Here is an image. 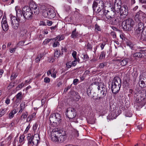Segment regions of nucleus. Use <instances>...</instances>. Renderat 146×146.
Returning <instances> with one entry per match:
<instances>
[{"label": "nucleus", "instance_id": "f257e3e1", "mask_svg": "<svg viewBox=\"0 0 146 146\" xmlns=\"http://www.w3.org/2000/svg\"><path fill=\"white\" fill-rule=\"evenodd\" d=\"M16 16L21 23L25 22L26 19H31L33 17V12L31 9L28 6H25L22 11L19 6L15 7Z\"/></svg>", "mask_w": 146, "mask_h": 146}, {"label": "nucleus", "instance_id": "f03ea898", "mask_svg": "<svg viewBox=\"0 0 146 146\" xmlns=\"http://www.w3.org/2000/svg\"><path fill=\"white\" fill-rule=\"evenodd\" d=\"M28 141V144L29 146H37L39 141L40 137L38 134H35L33 136H31V134H28L27 137Z\"/></svg>", "mask_w": 146, "mask_h": 146}, {"label": "nucleus", "instance_id": "7ed1b4c3", "mask_svg": "<svg viewBox=\"0 0 146 146\" xmlns=\"http://www.w3.org/2000/svg\"><path fill=\"white\" fill-rule=\"evenodd\" d=\"M135 23L134 21L131 18H129L123 21L122 23V27L123 30L131 31Z\"/></svg>", "mask_w": 146, "mask_h": 146}, {"label": "nucleus", "instance_id": "20e7f679", "mask_svg": "<svg viewBox=\"0 0 146 146\" xmlns=\"http://www.w3.org/2000/svg\"><path fill=\"white\" fill-rule=\"evenodd\" d=\"M56 13L54 10L52 9H48L47 10L43 9L42 11V15L46 18L52 19L55 17Z\"/></svg>", "mask_w": 146, "mask_h": 146}, {"label": "nucleus", "instance_id": "39448f33", "mask_svg": "<svg viewBox=\"0 0 146 146\" xmlns=\"http://www.w3.org/2000/svg\"><path fill=\"white\" fill-rule=\"evenodd\" d=\"M135 20L136 22H141L142 21L143 23H145L146 14L141 11L138 12L135 16Z\"/></svg>", "mask_w": 146, "mask_h": 146}, {"label": "nucleus", "instance_id": "423d86ee", "mask_svg": "<svg viewBox=\"0 0 146 146\" xmlns=\"http://www.w3.org/2000/svg\"><path fill=\"white\" fill-rule=\"evenodd\" d=\"M61 120L60 115L58 113H53L49 117V120L50 123H57Z\"/></svg>", "mask_w": 146, "mask_h": 146}, {"label": "nucleus", "instance_id": "0eeeda50", "mask_svg": "<svg viewBox=\"0 0 146 146\" xmlns=\"http://www.w3.org/2000/svg\"><path fill=\"white\" fill-rule=\"evenodd\" d=\"M66 115L69 119L74 118L76 115V112L74 108H69L66 110Z\"/></svg>", "mask_w": 146, "mask_h": 146}, {"label": "nucleus", "instance_id": "6e6552de", "mask_svg": "<svg viewBox=\"0 0 146 146\" xmlns=\"http://www.w3.org/2000/svg\"><path fill=\"white\" fill-rule=\"evenodd\" d=\"M61 134L60 131H56L53 130L51 133L50 138L51 141L54 142H57L58 141V136Z\"/></svg>", "mask_w": 146, "mask_h": 146}, {"label": "nucleus", "instance_id": "1a4fd4ad", "mask_svg": "<svg viewBox=\"0 0 146 146\" xmlns=\"http://www.w3.org/2000/svg\"><path fill=\"white\" fill-rule=\"evenodd\" d=\"M102 15H104L107 19H109L112 18L115 15V13L110 7L109 10H106L105 9H102Z\"/></svg>", "mask_w": 146, "mask_h": 146}, {"label": "nucleus", "instance_id": "9d476101", "mask_svg": "<svg viewBox=\"0 0 146 146\" xmlns=\"http://www.w3.org/2000/svg\"><path fill=\"white\" fill-rule=\"evenodd\" d=\"M11 23L12 27L15 29H17L19 27V22L21 23L17 18L15 16H12L11 17Z\"/></svg>", "mask_w": 146, "mask_h": 146}, {"label": "nucleus", "instance_id": "9b49d317", "mask_svg": "<svg viewBox=\"0 0 146 146\" xmlns=\"http://www.w3.org/2000/svg\"><path fill=\"white\" fill-rule=\"evenodd\" d=\"M144 25L143 23L140 22L136 26L135 28V33L137 35L141 34L143 31Z\"/></svg>", "mask_w": 146, "mask_h": 146}, {"label": "nucleus", "instance_id": "f8f14e48", "mask_svg": "<svg viewBox=\"0 0 146 146\" xmlns=\"http://www.w3.org/2000/svg\"><path fill=\"white\" fill-rule=\"evenodd\" d=\"M119 12L121 16H124V17H126L128 13V10L127 7L126 6H121Z\"/></svg>", "mask_w": 146, "mask_h": 146}, {"label": "nucleus", "instance_id": "ddd939ff", "mask_svg": "<svg viewBox=\"0 0 146 146\" xmlns=\"http://www.w3.org/2000/svg\"><path fill=\"white\" fill-rule=\"evenodd\" d=\"M1 24L3 30L6 31L8 30L9 29V26L5 17H3L2 20Z\"/></svg>", "mask_w": 146, "mask_h": 146}, {"label": "nucleus", "instance_id": "4468645a", "mask_svg": "<svg viewBox=\"0 0 146 146\" xmlns=\"http://www.w3.org/2000/svg\"><path fill=\"white\" fill-rule=\"evenodd\" d=\"M98 90H100V98H103L105 97L107 94V89L105 87H100L99 86H98L97 87Z\"/></svg>", "mask_w": 146, "mask_h": 146}, {"label": "nucleus", "instance_id": "2eb2a0df", "mask_svg": "<svg viewBox=\"0 0 146 146\" xmlns=\"http://www.w3.org/2000/svg\"><path fill=\"white\" fill-rule=\"evenodd\" d=\"M121 86L111 84V90L113 93H117L120 90Z\"/></svg>", "mask_w": 146, "mask_h": 146}, {"label": "nucleus", "instance_id": "dca6fc26", "mask_svg": "<svg viewBox=\"0 0 146 146\" xmlns=\"http://www.w3.org/2000/svg\"><path fill=\"white\" fill-rule=\"evenodd\" d=\"M121 82L120 79L118 77H114L113 79L112 84L118 86H121Z\"/></svg>", "mask_w": 146, "mask_h": 146}, {"label": "nucleus", "instance_id": "f3484780", "mask_svg": "<svg viewBox=\"0 0 146 146\" xmlns=\"http://www.w3.org/2000/svg\"><path fill=\"white\" fill-rule=\"evenodd\" d=\"M103 2L101 0H94L93 3L92 7L94 11L96 10V8L97 7V5L98 3H101V4H103Z\"/></svg>", "mask_w": 146, "mask_h": 146}, {"label": "nucleus", "instance_id": "a211bd4d", "mask_svg": "<svg viewBox=\"0 0 146 146\" xmlns=\"http://www.w3.org/2000/svg\"><path fill=\"white\" fill-rule=\"evenodd\" d=\"M110 7L111 9H112L113 11H114L115 13H118L119 12L120 9L121 7V6H119L116 5H114V6Z\"/></svg>", "mask_w": 146, "mask_h": 146}, {"label": "nucleus", "instance_id": "6ab92c4d", "mask_svg": "<svg viewBox=\"0 0 146 146\" xmlns=\"http://www.w3.org/2000/svg\"><path fill=\"white\" fill-rule=\"evenodd\" d=\"M62 134L61 133V134H60L58 136V141L57 143H61L65 140L66 138L64 136V133L63 135H62Z\"/></svg>", "mask_w": 146, "mask_h": 146}, {"label": "nucleus", "instance_id": "aec40b11", "mask_svg": "<svg viewBox=\"0 0 146 146\" xmlns=\"http://www.w3.org/2000/svg\"><path fill=\"white\" fill-rule=\"evenodd\" d=\"M143 75H141L139 76V85L140 87L141 88L144 87L145 85V84L142 80L141 78L143 77Z\"/></svg>", "mask_w": 146, "mask_h": 146}, {"label": "nucleus", "instance_id": "412c9836", "mask_svg": "<svg viewBox=\"0 0 146 146\" xmlns=\"http://www.w3.org/2000/svg\"><path fill=\"white\" fill-rule=\"evenodd\" d=\"M31 7V9L34 10V13L35 15H38L39 13V8L36 5H33V6Z\"/></svg>", "mask_w": 146, "mask_h": 146}, {"label": "nucleus", "instance_id": "4be33fe9", "mask_svg": "<svg viewBox=\"0 0 146 146\" xmlns=\"http://www.w3.org/2000/svg\"><path fill=\"white\" fill-rule=\"evenodd\" d=\"M17 112L16 110L14 109L12 110L9 114V119H11L14 116V115Z\"/></svg>", "mask_w": 146, "mask_h": 146}, {"label": "nucleus", "instance_id": "5701e85b", "mask_svg": "<svg viewBox=\"0 0 146 146\" xmlns=\"http://www.w3.org/2000/svg\"><path fill=\"white\" fill-rule=\"evenodd\" d=\"M36 115L35 113H33L32 115H29L27 118V121H31L33 118L35 117Z\"/></svg>", "mask_w": 146, "mask_h": 146}, {"label": "nucleus", "instance_id": "b1692460", "mask_svg": "<svg viewBox=\"0 0 146 146\" xmlns=\"http://www.w3.org/2000/svg\"><path fill=\"white\" fill-rule=\"evenodd\" d=\"M63 54V53H60V51L58 50H56L54 53V56L55 59L58 58L60 55Z\"/></svg>", "mask_w": 146, "mask_h": 146}, {"label": "nucleus", "instance_id": "393cba45", "mask_svg": "<svg viewBox=\"0 0 146 146\" xmlns=\"http://www.w3.org/2000/svg\"><path fill=\"white\" fill-rule=\"evenodd\" d=\"M25 136L24 135H20L19 137V142L20 144V145H21L24 143V139Z\"/></svg>", "mask_w": 146, "mask_h": 146}, {"label": "nucleus", "instance_id": "a878e982", "mask_svg": "<svg viewBox=\"0 0 146 146\" xmlns=\"http://www.w3.org/2000/svg\"><path fill=\"white\" fill-rule=\"evenodd\" d=\"M128 61V59H124L121 60L120 62V65L122 66H125L127 64Z\"/></svg>", "mask_w": 146, "mask_h": 146}, {"label": "nucleus", "instance_id": "bb28decb", "mask_svg": "<svg viewBox=\"0 0 146 146\" xmlns=\"http://www.w3.org/2000/svg\"><path fill=\"white\" fill-rule=\"evenodd\" d=\"M76 29L75 28L72 32L71 35L72 38H75L77 37L78 33L76 32Z\"/></svg>", "mask_w": 146, "mask_h": 146}, {"label": "nucleus", "instance_id": "cd10ccee", "mask_svg": "<svg viewBox=\"0 0 146 146\" xmlns=\"http://www.w3.org/2000/svg\"><path fill=\"white\" fill-rule=\"evenodd\" d=\"M25 105L23 103H21L20 104V110H19V113H21L23 110H24L25 108Z\"/></svg>", "mask_w": 146, "mask_h": 146}, {"label": "nucleus", "instance_id": "c85d7f7f", "mask_svg": "<svg viewBox=\"0 0 146 146\" xmlns=\"http://www.w3.org/2000/svg\"><path fill=\"white\" fill-rule=\"evenodd\" d=\"M133 56L135 57L142 58L143 57V54H142L140 52H137L135 53L134 54Z\"/></svg>", "mask_w": 146, "mask_h": 146}, {"label": "nucleus", "instance_id": "c756f323", "mask_svg": "<svg viewBox=\"0 0 146 146\" xmlns=\"http://www.w3.org/2000/svg\"><path fill=\"white\" fill-rule=\"evenodd\" d=\"M126 44L127 46H129L131 49H134L135 45L133 44L131 42H126Z\"/></svg>", "mask_w": 146, "mask_h": 146}, {"label": "nucleus", "instance_id": "7c9ffc66", "mask_svg": "<svg viewBox=\"0 0 146 146\" xmlns=\"http://www.w3.org/2000/svg\"><path fill=\"white\" fill-rule=\"evenodd\" d=\"M110 108L111 110H115L116 109V106L115 105L113 102H110Z\"/></svg>", "mask_w": 146, "mask_h": 146}, {"label": "nucleus", "instance_id": "2f4dec72", "mask_svg": "<svg viewBox=\"0 0 146 146\" xmlns=\"http://www.w3.org/2000/svg\"><path fill=\"white\" fill-rule=\"evenodd\" d=\"M17 99L19 100H21L22 98V92H20L15 96Z\"/></svg>", "mask_w": 146, "mask_h": 146}, {"label": "nucleus", "instance_id": "473e14b6", "mask_svg": "<svg viewBox=\"0 0 146 146\" xmlns=\"http://www.w3.org/2000/svg\"><path fill=\"white\" fill-rule=\"evenodd\" d=\"M106 54V52L104 51L102 52L100 55L99 58L101 59L104 58L105 57Z\"/></svg>", "mask_w": 146, "mask_h": 146}, {"label": "nucleus", "instance_id": "72a5a7b5", "mask_svg": "<svg viewBox=\"0 0 146 146\" xmlns=\"http://www.w3.org/2000/svg\"><path fill=\"white\" fill-rule=\"evenodd\" d=\"M18 74L17 73H12L11 76V80H14L17 76Z\"/></svg>", "mask_w": 146, "mask_h": 146}, {"label": "nucleus", "instance_id": "f704fd0d", "mask_svg": "<svg viewBox=\"0 0 146 146\" xmlns=\"http://www.w3.org/2000/svg\"><path fill=\"white\" fill-rule=\"evenodd\" d=\"M121 2L120 0H115L114 5L121 6Z\"/></svg>", "mask_w": 146, "mask_h": 146}, {"label": "nucleus", "instance_id": "c9c22d12", "mask_svg": "<svg viewBox=\"0 0 146 146\" xmlns=\"http://www.w3.org/2000/svg\"><path fill=\"white\" fill-rule=\"evenodd\" d=\"M28 115V113L27 111H25L23 113L21 116V117L23 119H25L27 117Z\"/></svg>", "mask_w": 146, "mask_h": 146}, {"label": "nucleus", "instance_id": "e433bc0d", "mask_svg": "<svg viewBox=\"0 0 146 146\" xmlns=\"http://www.w3.org/2000/svg\"><path fill=\"white\" fill-rule=\"evenodd\" d=\"M106 65V62H103L100 63L98 66V68L100 69L102 68H104L105 66Z\"/></svg>", "mask_w": 146, "mask_h": 146}, {"label": "nucleus", "instance_id": "4c0bfd02", "mask_svg": "<svg viewBox=\"0 0 146 146\" xmlns=\"http://www.w3.org/2000/svg\"><path fill=\"white\" fill-rule=\"evenodd\" d=\"M25 84L22 82L17 87H16V89L18 90L19 89H21L24 86Z\"/></svg>", "mask_w": 146, "mask_h": 146}, {"label": "nucleus", "instance_id": "58836bf2", "mask_svg": "<svg viewBox=\"0 0 146 146\" xmlns=\"http://www.w3.org/2000/svg\"><path fill=\"white\" fill-rule=\"evenodd\" d=\"M6 110L5 109L0 110V117L4 115L6 113Z\"/></svg>", "mask_w": 146, "mask_h": 146}, {"label": "nucleus", "instance_id": "ea45409f", "mask_svg": "<svg viewBox=\"0 0 146 146\" xmlns=\"http://www.w3.org/2000/svg\"><path fill=\"white\" fill-rule=\"evenodd\" d=\"M58 41H60L64 39L65 37L64 35H59L58 36Z\"/></svg>", "mask_w": 146, "mask_h": 146}, {"label": "nucleus", "instance_id": "a19ab883", "mask_svg": "<svg viewBox=\"0 0 146 146\" xmlns=\"http://www.w3.org/2000/svg\"><path fill=\"white\" fill-rule=\"evenodd\" d=\"M132 115V113L131 111H128L125 114V116L127 117H131Z\"/></svg>", "mask_w": 146, "mask_h": 146}, {"label": "nucleus", "instance_id": "79ce46f5", "mask_svg": "<svg viewBox=\"0 0 146 146\" xmlns=\"http://www.w3.org/2000/svg\"><path fill=\"white\" fill-rule=\"evenodd\" d=\"M52 39L47 38L43 41V43L44 44H48L52 40Z\"/></svg>", "mask_w": 146, "mask_h": 146}, {"label": "nucleus", "instance_id": "37998d69", "mask_svg": "<svg viewBox=\"0 0 146 146\" xmlns=\"http://www.w3.org/2000/svg\"><path fill=\"white\" fill-rule=\"evenodd\" d=\"M53 73H51V76L52 77L54 78H55L56 77V74L57 73V72L56 71H54L55 70L54 69H53Z\"/></svg>", "mask_w": 146, "mask_h": 146}, {"label": "nucleus", "instance_id": "c03bdc74", "mask_svg": "<svg viewBox=\"0 0 146 146\" xmlns=\"http://www.w3.org/2000/svg\"><path fill=\"white\" fill-rule=\"evenodd\" d=\"M17 46H15L13 48H12L10 49V52L11 53H12L13 52H14L15 51L16 49H17Z\"/></svg>", "mask_w": 146, "mask_h": 146}, {"label": "nucleus", "instance_id": "a18cd8bd", "mask_svg": "<svg viewBox=\"0 0 146 146\" xmlns=\"http://www.w3.org/2000/svg\"><path fill=\"white\" fill-rule=\"evenodd\" d=\"M15 86V83H11L8 86V89H10L11 88Z\"/></svg>", "mask_w": 146, "mask_h": 146}, {"label": "nucleus", "instance_id": "49530a36", "mask_svg": "<svg viewBox=\"0 0 146 146\" xmlns=\"http://www.w3.org/2000/svg\"><path fill=\"white\" fill-rule=\"evenodd\" d=\"M57 25L58 24H57L56 25H55L54 26H52L50 27V29L52 31H53L55 29H56L57 27Z\"/></svg>", "mask_w": 146, "mask_h": 146}, {"label": "nucleus", "instance_id": "de8ad7c7", "mask_svg": "<svg viewBox=\"0 0 146 146\" xmlns=\"http://www.w3.org/2000/svg\"><path fill=\"white\" fill-rule=\"evenodd\" d=\"M74 60L71 63L72 65L73 66H76L77 63V58H74Z\"/></svg>", "mask_w": 146, "mask_h": 146}, {"label": "nucleus", "instance_id": "09e8293b", "mask_svg": "<svg viewBox=\"0 0 146 146\" xmlns=\"http://www.w3.org/2000/svg\"><path fill=\"white\" fill-rule=\"evenodd\" d=\"M76 54H77V52L76 51H73V52H72V55L73 57L74 58H76Z\"/></svg>", "mask_w": 146, "mask_h": 146}, {"label": "nucleus", "instance_id": "8fccbe9b", "mask_svg": "<svg viewBox=\"0 0 146 146\" xmlns=\"http://www.w3.org/2000/svg\"><path fill=\"white\" fill-rule=\"evenodd\" d=\"M60 45V43L58 41H56L54 42L53 45V46L54 47H56L57 46H59Z\"/></svg>", "mask_w": 146, "mask_h": 146}, {"label": "nucleus", "instance_id": "3c124183", "mask_svg": "<svg viewBox=\"0 0 146 146\" xmlns=\"http://www.w3.org/2000/svg\"><path fill=\"white\" fill-rule=\"evenodd\" d=\"M72 65V64L70 62H68L66 64V67L68 68H70Z\"/></svg>", "mask_w": 146, "mask_h": 146}, {"label": "nucleus", "instance_id": "603ef678", "mask_svg": "<svg viewBox=\"0 0 146 146\" xmlns=\"http://www.w3.org/2000/svg\"><path fill=\"white\" fill-rule=\"evenodd\" d=\"M86 47H87V48L88 49L91 50L92 49V47L91 46V45L90 44L89 42L88 43L87 45L86 46Z\"/></svg>", "mask_w": 146, "mask_h": 146}, {"label": "nucleus", "instance_id": "864d4df0", "mask_svg": "<svg viewBox=\"0 0 146 146\" xmlns=\"http://www.w3.org/2000/svg\"><path fill=\"white\" fill-rule=\"evenodd\" d=\"M30 127L31 126L30 125V124H29L28 125L26 129L25 130V131L24 132V133H26L28 131H29Z\"/></svg>", "mask_w": 146, "mask_h": 146}, {"label": "nucleus", "instance_id": "5fc2aeb1", "mask_svg": "<svg viewBox=\"0 0 146 146\" xmlns=\"http://www.w3.org/2000/svg\"><path fill=\"white\" fill-rule=\"evenodd\" d=\"M95 29L96 31H100L101 29L100 26L96 24L95 25Z\"/></svg>", "mask_w": 146, "mask_h": 146}, {"label": "nucleus", "instance_id": "6e6d98bb", "mask_svg": "<svg viewBox=\"0 0 146 146\" xmlns=\"http://www.w3.org/2000/svg\"><path fill=\"white\" fill-rule=\"evenodd\" d=\"M102 6V5H101V6ZM104 9L103 8H102V6H101V7H98V9H97V12H101V13H102V12L103 13L102 9Z\"/></svg>", "mask_w": 146, "mask_h": 146}, {"label": "nucleus", "instance_id": "4d7b16f0", "mask_svg": "<svg viewBox=\"0 0 146 146\" xmlns=\"http://www.w3.org/2000/svg\"><path fill=\"white\" fill-rule=\"evenodd\" d=\"M44 54L42 53H41L39 54L38 56L37 57L40 60L42 59V58L43 57Z\"/></svg>", "mask_w": 146, "mask_h": 146}, {"label": "nucleus", "instance_id": "13d9d810", "mask_svg": "<svg viewBox=\"0 0 146 146\" xmlns=\"http://www.w3.org/2000/svg\"><path fill=\"white\" fill-rule=\"evenodd\" d=\"M44 82L46 83H48L50 82V79L49 78L46 77L44 79Z\"/></svg>", "mask_w": 146, "mask_h": 146}, {"label": "nucleus", "instance_id": "bf43d9fd", "mask_svg": "<svg viewBox=\"0 0 146 146\" xmlns=\"http://www.w3.org/2000/svg\"><path fill=\"white\" fill-rule=\"evenodd\" d=\"M27 31L25 29L23 31H21V34L23 35V36L25 35L27 33Z\"/></svg>", "mask_w": 146, "mask_h": 146}, {"label": "nucleus", "instance_id": "052dcab7", "mask_svg": "<svg viewBox=\"0 0 146 146\" xmlns=\"http://www.w3.org/2000/svg\"><path fill=\"white\" fill-rule=\"evenodd\" d=\"M79 82V80L78 79H74L73 81V84L74 85H76L77 84L78 82Z\"/></svg>", "mask_w": 146, "mask_h": 146}, {"label": "nucleus", "instance_id": "680f3d73", "mask_svg": "<svg viewBox=\"0 0 146 146\" xmlns=\"http://www.w3.org/2000/svg\"><path fill=\"white\" fill-rule=\"evenodd\" d=\"M111 35L112 36L113 38H115L116 37L115 33L114 31L112 32L111 33Z\"/></svg>", "mask_w": 146, "mask_h": 146}, {"label": "nucleus", "instance_id": "e2e57ef3", "mask_svg": "<svg viewBox=\"0 0 146 146\" xmlns=\"http://www.w3.org/2000/svg\"><path fill=\"white\" fill-rule=\"evenodd\" d=\"M91 90L90 88H88L87 90V93L88 95H89L91 94Z\"/></svg>", "mask_w": 146, "mask_h": 146}, {"label": "nucleus", "instance_id": "0e129e2a", "mask_svg": "<svg viewBox=\"0 0 146 146\" xmlns=\"http://www.w3.org/2000/svg\"><path fill=\"white\" fill-rule=\"evenodd\" d=\"M52 21H46V23L49 26H51L52 24Z\"/></svg>", "mask_w": 146, "mask_h": 146}, {"label": "nucleus", "instance_id": "69168bd1", "mask_svg": "<svg viewBox=\"0 0 146 146\" xmlns=\"http://www.w3.org/2000/svg\"><path fill=\"white\" fill-rule=\"evenodd\" d=\"M140 52L142 54H143V57L145 56V54H146V50H142Z\"/></svg>", "mask_w": 146, "mask_h": 146}, {"label": "nucleus", "instance_id": "338daca9", "mask_svg": "<svg viewBox=\"0 0 146 146\" xmlns=\"http://www.w3.org/2000/svg\"><path fill=\"white\" fill-rule=\"evenodd\" d=\"M37 128V126L36 124H34L33 126V129L34 131H35Z\"/></svg>", "mask_w": 146, "mask_h": 146}, {"label": "nucleus", "instance_id": "774afa93", "mask_svg": "<svg viewBox=\"0 0 146 146\" xmlns=\"http://www.w3.org/2000/svg\"><path fill=\"white\" fill-rule=\"evenodd\" d=\"M106 44L105 43H102L101 44L100 47H101L102 50H103L104 49V47L105 46V45Z\"/></svg>", "mask_w": 146, "mask_h": 146}]
</instances>
